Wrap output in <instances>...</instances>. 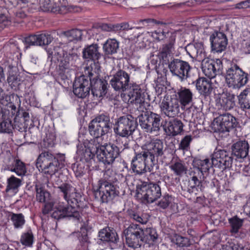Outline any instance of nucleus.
Here are the masks:
<instances>
[{"label":"nucleus","mask_w":250,"mask_h":250,"mask_svg":"<svg viewBox=\"0 0 250 250\" xmlns=\"http://www.w3.org/2000/svg\"><path fill=\"white\" fill-rule=\"evenodd\" d=\"M79 59L76 53H64L63 51L59 48H55L53 51H48V61L51 62H59L58 72L59 75L64 79L67 78L70 70H73L76 66V62Z\"/></svg>","instance_id":"f257e3e1"},{"label":"nucleus","mask_w":250,"mask_h":250,"mask_svg":"<svg viewBox=\"0 0 250 250\" xmlns=\"http://www.w3.org/2000/svg\"><path fill=\"white\" fill-rule=\"evenodd\" d=\"M248 76L238 65L233 64L226 70L225 82L229 87L239 89L248 83Z\"/></svg>","instance_id":"f03ea898"},{"label":"nucleus","mask_w":250,"mask_h":250,"mask_svg":"<svg viewBox=\"0 0 250 250\" xmlns=\"http://www.w3.org/2000/svg\"><path fill=\"white\" fill-rule=\"evenodd\" d=\"M36 166L44 174L52 176L60 167L54 154L49 151H42L36 160Z\"/></svg>","instance_id":"7ed1b4c3"},{"label":"nucleus","mask_w":250,"mask_h":250,"mask_svg":"<svg viewBox=\"0 0 250 250\" xmlns=\"http://www.w3.org/2000/svg\"><path fill=\"white\" fill-rule=\"evenodd\" d=\"M142 152L153 164H157L158 160L164 155L166 151L163 141L158 139L146 142L142 146Z\"/></svg>","instance_id":"20e7f679"},{"label":"nucleus","mask_w":250,"mask_h":250,"mask_svg":"<svg viewBox=\"0 0 250 250\" xmlns=\"http://www.w3.org/2000/svg\"><path fill=\"white\" fill-rule=\"evenodd\" d=\"M138 125L137 122L131 115L120 117L115 122L114 131L120 137L127 138L132 135Z\"/></svg>","instance_id":"39448f33"},{"label":"nucleus","mask_w":250,"mask_h":250,"mask_svg":"<svg viewBox=\"0 0 250 250\" xmlns=\"http://www.w3.org/2000/svg\"><path fill=\"white\" fill-rule=\"evenodd\" d=\"M131 168L136 174L142 175L147 171L152 173L159 169L157 164L152 163L147 157L141 151L136 153L131 160Z\"/></svg>","instance_id":"423d86ee"},{"label":"nucleus","mask_w":250,"mask_h":250,"mask_svg":"<svg viewBox=\"0 0 250 250\" xmlns=\"http://www.w3.org/2000/svg\"><path fill=\"white\" fill-rule=\"evenodd\" d=\"M85 74L89 78L90 89L93 97L100 98L104 96L107 92V83L105 80L98 78L96 68L93 69L91 64L86 68Z\"/></svg>","instance_id":"0eeeda50"},{"label":"nucleus","mask_w":250,"mask_h":250,"mask_svg":"<svg viewBox=\"0 0 250 250\" xmlns=\"http://www.w3.org/2000/svg\"><path fill=\"white\" fill-rule=\"evenodd\" d=\"M94 192L95 198L103 203L112 200L119 194L116 186L104 179L98 181L97 188H94Z\"/></svg>","instance_id":"6e6552de"},{"label":"nucleus","mask_w":250,"mask_h":250,"mask_svg":"<svg viewBox=\"0 0 250 250\" xmlns=\"http://www.w3.org/2000/svg\"><path fill=\"white\" fill-rule=\"evenodd\" d=\"M112 127L109 116L100 115L93 119L89 124V132L94 138H100L107 134Z\"/></svg>","instance_id":"1a4fd4ad"},{"label":"nucleus","mask_w":250,"mask_h":250,"mask_svg":"<svg viewBox=\"0 0 250 250\" xmlns=\"http://www.w3.org/2000/svg\"><path fill=\"white\" fill-rule=\"evenodd\" d=\"M136 192L139 197L147 203H153L161 196L160 186L153 183H142L137 186Z\"/></svg>","instance_id":"9d476101"},{"label":"nucleus","mask_w":250,"mask_h":250,"mask_svg":"<svg viewBox=\"0 0 250 250\" xmlns=\"http://www.w3.org/2000/svg\"><path fill=\"white\" fill-rule=\"evenodd\" d=\"M77 205L75 207L72 205H64L63 202L55 206L52 209L51 216L52 218L59 220L64 218H73L76 220H79L80 217V212L78 210Z\"/></svg>","instance_id":"9b49d317"},{"label":"nucleus","mask_w":250,"mask_h":250,"mask_svg":"<svg viewBox=\"0 0 250 250\" xmlns=\"http://www.w3.org/2000/svg\"><path fill=\"white\" fill-rule=\"evenodd\" d=\"M126 243L134 249L139 248L143 243V229L138 225L131 224L124 230Z\"/></svg>","instance_id":"f8f14e48"},{"label":"nucleus","mask_w":250,"mask_h":250,"mask_svg":"<svg viewBox=\"0 0 250 250\" xmlns=\"http://www.w3.org/2000/svg\"><path fill=\"white\" fill-rule=\"evenodd\" d=\"M168 67L172 75L177 77L181 82L187 80L190 76L191 67L187 62L173 59L169 62Z\"/></svg>","instance_id":"ddd939ff"},{"label":"nucleus","mask_w":250,"mask_h":250,"mask_svg":"<svg viewBox=\"0 0 250 250\" xmlns=\"http://www.w3.org/2000/svg\"><path fill=\"white\" fill-rule=\"evenodd\" d=\"M119 155L120 149L117 146L113 144L106 143L101 146L97 158L104 165H110Z\"/></svg>","instance_id":"4468645a"},{"label":"nucleus","mask_w":250,"mask_h":250,"mask_svg":"<svg viewBox=\"0 0 250 250\" xmlns=\"http://www.w3.org/2000/svg\"><path fill=\"white\" fill-rule=\"evenodd\" d=\"M232 153L225 149H216L211 155L212 165L221 169L231 167L233 162Z\"/></svg>","instance_id":"2eb2a0df"},{"label":"nucleus","mask_w":250,"mask_h":250,"mask_svg":"<svg viewBox=\"0 0 250 250\" xmlns=\"http://www.w3.org/2000/svg\"><path fill=\"white\" fill-rule=\"evenodd\" d=\"M179 101L176 97H165L160 104L162 113L169 118H174L180 113Z\"/></svg>","instance_id":"dca6fc26"},{"label":"nucleus","mask_w":250,"mask_h":250,"mask_svg":"<svg viewBox=\"0 0 250 250\" xmlns=\"http://www.w3.org/2000/svg\"><path fill=\"white\" fill-rule=\"evenodd\" d=\"M130 76L124 70L118 71L110 81L111 86L116 91L125 92L129 86Z\"/></svg>","instance_id":"f3484780"},{"label":"nucleus","mask_w":250,"mask_h":250,"mask_svg":"<svg viewBox=\"0 0 250 250\" xmlns=\"http://www.w3.org/2000/svg\"><path fill=\"white\" fill-rule=\"evenodd\" d=\"M215 127L220 132H229L236 125L235 117L229 113L220 115L214 121Z\"/></svg>","instance_id":"a211bd4d"},{"label":"nucleus","mask_w":250,"mask_h":250,"mask_svg":"<svg viewBox=\"0 0 250 250\" xmlns=\"http://www.w3.org/2000/svg\"><path fill=\"white\" fill-rule=\"evenodd\" d=\"M201 62L203 73L210 79L214 78L222 68V63L220 59L214 60L206 58Z\"/></svg>","instance_id":"6ab92c4d"},{"label":"nucleus","mask_w":250,"mask_h":250,"mask_svg":"<svg viewBox=\"0 0 250 250\" xmlns=\"http://www.w3.org/2000/svg\"><path fill=\"white\" fill-rule=\"evenodd\" d=\"M73 93L80 98H84L89 94L90 90V83L89 79H88L84 75L77 78L73 83Z\"/></svg>","instance_id":"aec40b11"},{"label":"nucleus","mask_w":250,"mask_h":250,"mask_svg":"<svg viewBox=\"0 0 250 250\" xmlns=\"http://www.w3.org/2000/svg\"><path fill=\"white\" fill-rule=\"evenodd\" d=\"M58 186V188L62 194L63 199L66 201L68 205H74L78 203L77 197V190L75 188L68 183H63L61 184L56 183Z\"/></svg>","instance_id":"412c9836"},{"label":"nucleus","mask_w":250,"mask_h":250,"mask_svg":"<svg viewBox=\"0 0 250 250\" xmlns=\"http://www.w3.org/2000/svg\"><path fill=\"white\" fill-rule=\"evenodd\" d=\"M193 96V94L190 89L182 87L177 90L174 97L177 98L180 105L181 104L182 106H186L191 104V106L188 108L190 111L197 108L194 104L192 103Z\"/></svg>","instance_id":"4be33fe9"},{"label":"nucleus","mask_w":250,"mask_h":250,"mask_svg":"<svg viewBox=\"0 0 250 250\" xmlns=\"http://www.w3.org/2000/svg\"><path fill=\"white\" fill-rule=\"evenodd\" d=\"M210 41L212 50L220 53L225 50L228 44V39L226 35L221 32H216L210 37Z\"/></svg>","instance_id":"5701e85b"},{"label":"nucleus","mask_w":250,"mask_h":250,"mask_svg":"<svg viewBox=\"0 0 250 250\" xmlns=\"http://www.w3.org/2000/svg\"><path fill=\"white\" fill-rule=\"evenodd\" d=\"M53 37L48 33L31 35L24 39V43L29 46H43L50 44L53 41Z\"/></svg>","instance_id":"b1692460"},{"label":"nucleus","mask_w":250,"mask_h":250,"mask_svg":"<svg viewBox=\"0 0 250 250\" xmlns=\"http://www.w3.org/2000/svg\"><path fill=\"white\" fill-rule=\"evenodd\" d=\"M128 93V101L132 104H139L140 107L144 104L145 95L140 85L135 83H130Z\"/></svg>","instance_id":"393cba45"},{"label":"nucleus","mask_w":250,"mask_h":250,"mask_svg":"<svg viewBox=\"0 0 250 250\" xmlns=\"http://www.w3.org/2000/svg\"><path fill=\"white\" fill-rule=\"evenodd\" d=\"M235 95L229 92H223L218 96L216 102L217 105H220L226 110L232 109L235 105Z\"/></svg>","instance_id":"a878e982"},{"label":"nucleus","mask_w":250,"mask_h":250,"mask_svg":"<svg viewBox=\"0 0 250 250\" xmlns=\"http://www.w3.org/2000/svg\"><path fill=\"white\" fill-rule=\"evenodd\" d=\"M250 144L246 140H240L231 146L232 154L237 158H245L249 154Z\"/></svg>","instance_id":"bb28decb"},{"label":"nucleus","mask_w":250,"mask_h":250,"mask_svg":"<svg viewBox=\"0 0 250 250\" xmlns=\"http://www.w3.org/2000/svg\"><path fill=\"white\" fill-rule=\"evenodd\" d=\"M186 49L189 55L197 61L201 62L206 58L207 55L202 42L188 44Z\"/></svg>","instance_id":"cd10ccee"},{"label":"nucleus","mask_w":250,"mask_h":250,"mask_svg":"<svg viewBox=\"0 0 250 250\" xmlns=\"http://www.w3.org/2000/svg\"><path fill=\"white\" fill-rule=\"evenodd\" d=\"M163 127L166 134L169 136H175L183 131V124L177 119L166 121Z\"/></svg>","instance_id":"c85d7f7f"},{"label":"nucleus","mask_w":250,"mask_h":250,"mask_svg":"<svg viewBox=\"0 0 250 250\" xmlns=\"http://www.w3.org/2000/svg\"><path fill=\"white\" fill-rule=\"evenodd\" d=\"M99 237L101 241L108 243L110 245L111 249H113L117 247L119 238L114 230L111 229L109 228L103 229L99 231Z\"/></svg>","instance_id":"c756f323"},{"label":"nucleus","mask_w":250,"mask_h":250,"mask_svg":"<svg viewBox=\"0 0 250 250\" xmlns=\"http://www.w3.org/2000/svg\"><path fill=\"white\" fill-rule=\"evenodd\" d=\"M196 88L199 93L207 98L209 97L212 91V83L210 79L200 77L196 80Z\"/></svg>","instance_id":"7c9ffc66"},{"label":"nucleus","mask_w":250,"mask_h":250,"mask_svg":"<svg viewBox=\"0 0 250 250\" xmlns=\"http://www.w3.org/2000/svg\"><path fill=\"white\" fill-rule=\"evenodd\" d=\"M20 73L18 68L16 66H9L8 74L7 78V82L9 86L12 88H16L21 82Z\"/></svg>","instance_id":"2f4dec72"},{"label":"nucleus","mask_w":250,"mask_h":250,"mask_svg":"<svg viewBox=\"0 0 250 250\" xmlns=\"http://www.w3.org/2000/svg\"><path fill=\"white\" fill-rule=\"evenodd\" d=\"M169 167L173 174L179 177H182L188 171V167L185 163L179 159L172 161L169 164Z\"/></svg>","instance_id":"473e14b6"},{"label":"nucleus","mask_w":250,"mask_h":250,"mask_svg":"<svg viewBox=\"0 0 250 250\" xmlns=\"http://www.w3.org/2000/svg\"><path fill=\"white\" fill-rule=\"evenodd\" d=\"M97 44H92L85 47L83 51V56L84 59L93 61L98 60L101 57Z\"/></svg>","instance_id":"72a5a7b5"},{"label":"nucleus","mask_w":250,"mask_h":250,"mask_svg":"<svg viewBox=\"0 0 250 250\" xmlns=\"http://www.w3.org/2000/svg\"><path fill=\"white\" fill-rule=\"evenodd\" d=\"M7 169L15 172L18 176H23L26 173L25 164L19 159L14 160L11 164L7 166Z\"/></svg>","instance_id":"f704fd0d"},{"label":"nucleus","mask_w":250,"mask_h":250,"mask_svg":"<svg viewBox=\"0 0 250 250\" xmlns=\"http://www.w3.org/2000/svg\"><path fill=\"white\" fill-rule=\"evenodd\" d=\"M21 179L14 176H11L7 179L6 192L11 195H15L18 191V188L21 185Z\"/></svg>","instance_id":"c9c22d12"},{"label":"nucleus","mask_w":250,"mask_h":250,"mask_svg":"<svg viewBox=\"0 0 250 250\" xmlns=\"http://www.w3.org/2000/svg\"><path fill=\"white\" fill-rule=\"evenodd\" d=\"M87 31L82 30L78 29H73L64 32V36L70 42L81 41L85 34L87 33Z\"/></svg>","instance_id":"e433bc0d"},{"label":"nucleus","mask_w":250,"mask_h":250,"mask_svg":"<svg viewBox=\"0 0 250 250\" xmlns=\"http://www.w3.org/2000/svg\"><path fill=\"white\" fill-rule=\"evenodd\" d=\"M150 114V120L149 133L153 132H158L160 129L161 126H163V123L161 122L162 117L160 114L151 112Z\"/></svg>","instance_id":"4c0bfd02"},{"label":"nucleus","mask_w":250,"mask_h":250,"mask_svg":"<svg viewBox=\"0 0 250 250\" xmlns=\"http://www.w3.org/2000/svg\"><path fill=\"white\" fill-rule=\"evenodd\" d=\"M152 111L143 112L135 119L138 120L140 126L145 131L149 133L150 120V114Z\"/></svg>","instance_id":"58836bf2"},{"label":"nucleus","mask_w":250,"mask_h":250,"mask_svg":"<svg viewBox=\"0 0 250 250\" xmlns=\"http://www.w3.org/2000/svg\"><path fill=\"white\" fill-rule=\"evenodd\" d=\"M119 47V42L114 39H108L103 45L104 51L107 55L116 53Z\"/></svg>","instance_id":"ea45409f"},{"label":"nucleus","mask_w":250,"mask_h":250,"mask_svg":"<svg viewBox=\"0 0 250 250\" xmlns=\"http://www.w3.org/2000/svg\"><path fill=\"white\" fill-rule=\"evenodd\" d=\"M193 169L199 170L202 173L208 172L210 167V163L208 159H205L203 160L194 159L192 163Z\"/></svg>","instance_id":"a19ab883"},{"label":"nucleus","mask_w":250,"mask_h":250,"mask_svg":"<svg viewBox=\"0 0 250 250\" xmlns=\"http://www.w3.org/2000/svg\"><path fill=\"white\" fill-rule=\"evenodd\" d=\"M77 153L82 160H84L85 162H88L93 158L95 154L92 151L85 147L82 143L77 145Z\"/></svg>","instance_id":"79ce46f5"},{"label":"nucleus","mask_w":250,"mask_h":250,"mask_svg":"<svg viewBox=\"0 0 250 250\" xmlns=\"http://www.w3.org/2000/svg\"><path fill=\"white\" fill-rule=\"evenodd\" d=\"M238 99L242 108L250 109V88L243 90L238 96Z\"/></svg>","instance_id":"37998d69"},{"label":"nucleus","mask_w":250,"mask_h":250,"mask_svg":"<svg viewBox=\"0 0 250 250\" xmlns=\"http://www.w3.org/2000/svg\"><path fill=\"white\" fill-rule=\"evenodd\" d=\"M175 38L173 36H171L170 42L168 43L163 45L159 53L160 58L164 60L170 56L174 49V43Z\"/></svg>","instance_id":"c03bdc74"},{"label":"nucleus","mask_w":250,"mask_h":250,"mask_svg":"<svg viewBox=\"0 0 250 250\" xmlns=\"http://www.w3.org/2000/svg\"><path fill=\"white\" fill-rule=\"evenodd\" d=\"M10 217L15 229H21L23 228L25 223V219L24 216L22 213L11 212L10 214Z\"/></svg>","instance_id":"a18cd8bd"},{"label":"nucleus","mask_w":250,"mask_h":250,"mask_svg":"<svg viewBox=\"0 0 250 250\" xmlns=\"http://www.w3.org/2000/svg\"><path fill=\"white\" fill-rule=\"evenodd\" d=\"M82 144L85 148L86 147L92 151L93 153H94L95 154H96L97 157L98 158V154L100 152L101 146H103L101 145L98 142V138H95L90 141H88L87 140H85Z\"/></svg>","instance_id":"49530a36"},{"label":"nucleus","mask_w":250,"mask_h":250,"mask_svg":"<svg viewBox=\"0 0 250 250\" xmlns=\"http://www.w3.org/2000/svg\"><path fill=\"white\" fill-rule=\"evenodd\" d=\"M143 242L150 243L155 241L158 238V234L155 229L146 228L143 230Z\"/></svg>","instance_id":"de8ad7c7"},{"label":"nucleus","mask_w":250,"mask_h":250,"mask_svg":"<svg viewBox=\"0 0 250 250\" xmlns=\"http://www.w3.org/2000/svg\"><path fill=\"white\" fill-rule=\"evenodd\" d=\"M189 176L191 180L193 182V186L196 187H202V181L204 180L205 176L199 170L193 169L190 171Z\"/></svg>","instance_id":"09e8293b"},{"label":"nucleus","mask_w":250,"mask_h":250,"mask_svg":"<svg viewBox=\"0 0 250 250\" xmlns=\"http://www.w3.org/2000/svg\"><path fill=\"white\" fill-rule=\"evenodd\" d=\"M0 123V133H10L14 129V125L10 119L7 117L6 114L4 118H2Z\"/></svg>","instance_id":"8fccbe9b"},{"label":"nucleus","mask_w":250,"mask_h":250,"mask_svg":"<svg viewBox=\"0 0 250 250\" xmlns=\"http://www.w3.org/2000/svg\"><path fill=\"white\" fill-rule=\"evenodd\" d=\"M171 241L179 247H188L191 245V242L187 237L174 234L171 237Z\"/></svg>","instance_id":"3c124183"},{"label":"nucleus","mask_w":250,"mask_h":250,"mask_svg":"<svg viewBox=\"0 0 250 250\" xmlns=\"http://www.w3.org/2000/svg\"><path fill=\"white\" fill-rule=\"evenodd\" d=\"M243 222L244 220L238 218L236 215L229 219V223L231 227L230 232L234 234L237 233Z\"/></svg>","instance_id":"603ef678"},{"label":"nucleus","mask_w":250,"mask_h":250,"mask_svg":"<svg viewBox=\"0 0 250 250\" xmlns=\"http://www.w3.org/2000/svg\"><path fill=\"white\" fill-rule=\"evenodd\" d=\"M34 236L31 230L23 233L21 237L20 242L21 244L26 247H32L34 242Z\"/></svg>","instance_id":"864d4df0"},{"label":"nucleus","mask_w":250,"mask_h":250,"mask_svg":"<svg viewBox=\"0 0 250 250\" xmlns=\"http://www.w3.org/2000/svg\"><path fill=\"white\" fill-rule=\"evenodd\" d=\"M35 189L37 200L41 203H45L46 199L49 197V193L40 185H36Z\"/></svg>","instance_id":"5fc2aeb1"},{"label":"nucleus","mask_w":250,"mask_h":250,"mask_svg":"<svg viewBox=\"0 0 250 250\" xmlns=\"http://www.w3.org/2000/svg\"><path fill=\"white\" fill-rule=\"evenodd\" d=\"M56 140L55 135L53 133H48L43 139L41 144L42 146L44 148H49L54 146Z\"/></svg>","instance_id":"6e6d98bb"},{"label":"nucleus","mask_w":250,"mask_h":250,"mask_svg":"<svg viewBox=\"0 0 250 250\" xmlns=\"http://www.w3.org/2000/svg\"><path fill=\"white\" fill-rule=\"evenodd\" d=\"M54 5V1L51 0H42L41 7L45 12H56L59 10V8Z\"/></svg>","instance_id":"4d7b16f0"},{"label":"nucleus","mask_w":250,"mask_h":250,"mask_svg":"<svg viewBox=\"0 0 250 250\" xmlns=\"http://www.w3.org/2000/svg\"><path fill=\"white\" fill-rule=\"evenodd\" d=\"M172 197L168 194L165 195L158 203V206L163 208H167L172 202Z\"/></svg>","instance_id":"13d9d810"},{"label":"nucleus","mask_w":250,"mask_h":250,"mask_svg":"<svg viewBox=\"0 0 250 250\" xmlns=\"http://www.w3.org/2000/svg\"><path fill=\"white\" fill-rule=\"evenodd\" d=\"M192 140L190 135L185 136L181 140L179 145V148L184 150H188L189 148L190 143Z\"/></svg>","instance_id":"bf43d9fd"},{"label":"nucleus","mask_w":250,"mask_h":250,"mask_svg":"<svg viewBox=\"0 0 250 250\" xmlns=\"http://www.w3.org/2000/svg\"><path fill=\"white\" fill-rule=\"evenodd\" d=\"M129 215L130 218L142 224H146L148 221L147 219L144 217L143 215H140L133 211L129 212Z\"/></svg>","instance_id":"052dcab7"},{"label":"nucleus","mask_w":250,"mask_h":250,"mask_svg":"<svg viewBox=\"0 0 250 250\" xmlns=\"http://www.w3.org/2000/svg\"><path fill=\"white\" fill-rule=\"evenodd\" d=\"M0 23L4 24V26L5 27L8 26L11 23V20L4 13L0 14Z\"/></svg>","instance_id":"680f3d73"},{"label":"nucleus","mask_w":250,"mask_h":250,"mask_svg":"<svg viewBox=\"0 0 250 250\" xmlns=\"http://www.w3.org/2000/svg\"><path fill=\"white\" fill-rule=\"evenodd\" d=\"M14 129L18 130L20 132H24L26 131V128L28 126L25 125V124H23L21 123H20L18 121H15V124L13 125Z\"/></svg>","instance_id":"e2e57ef3"},{"label":"nucleus","mask_w":250,"mask_h":250,"mask_svg":"<svg viewBox=\"0 0 250 250\" xmlns=\"http://www.w3.org/2000/svg\"><path fill=\"white\" fill-rule=\"evenodd\" d=\"M53 204L51 202L46 203L44 204L42 209V212L43 214H48L50 211L52 210Z\"/></svg>","instance_id":"0e129e2a"},{"label":"nucleus","mask_w":250,"mask_h":250,"mask_svg":"<svg viewBox=\"0 0 250 250\" xmlns=\"http://www.w3.org/2000/svg\"><path fill=\"white\" fill-rule=\"evenodd\" d=\"M250 6V0L242 1L235 5V8L238 9L246 8Z\"/></svg>","instance_id":"69168bd1"},{"label":"nucleus","mask_w":250,"mask_h":250,"mask_svg":"<svg viewBox=\"0 0 250 250\" xmlns=\"http://www.w3.org/2000/svg\"><path fill=\"white\" fill-rule=\"evenodd\" d=\"M54 155L58 161L59 166L61 168L64 165L63 162L65 161L64 155L63 154H56Z\"/></svg>","instance_id":"338daca9"},{"label":"nucleus","mask_w":250,"mask_h":250,"mask_svg":"<svg viewBox=\"0 0 250 250\" xmlns=\"http://www.w3.org/2000/svg\"><path fill=\"white\" fill-rule=\"evenodd\" d=\"M73 169L75 172L77 176H81L83 173V170L82 167H79L78 164H74L73 166Z\"/></svg>","instance_id":"774afa93"}]
</instances>
